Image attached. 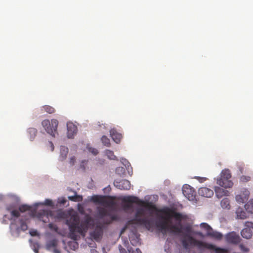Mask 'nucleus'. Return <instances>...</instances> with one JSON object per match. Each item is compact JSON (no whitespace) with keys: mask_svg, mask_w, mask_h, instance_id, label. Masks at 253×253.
<instances>
[{"mask_svg":"<svg viewBox=\"0 0 253 253\" xmlns=\"http://www.w3.org/2000/svg\"><path fill=\"white\" fill-rule=\"evenodd\" d=\"M55 218L57 219L66 220V224L69 227V237L76 241L80 237V235L84 237L88 228L94 226V220L89 215H86L84 219L80 222V218L77 213H74L68 218L67 213L63 211H58Z\"/></svg>","mask_w":253,"mask_h":253,"instance_id":"2","label":"nucleus"},{"mask_svg":"<svg viewBox=\"0 0 253 253\" xmlns=\"http://www.w3.org/2000/svg\"><path fill=\"white\" fill-rule=\"evenodd\" d=\"M53 253H60V252L59 250L57 249L56 248H53Z\"/></svg>","mask_w":253,"mask_h":253,"instance_id":"48","label":"nucleus"},{"mask_svg":"<svg viewBox=\"0 0 253 253\" xmlns=\"http://www.w3.org/2000/svg\"><path fill=\"white\" fill-rule=\"evenodd\" d=\"M31 209V206L27 205H22L19 206V211L21 212H24L26 211H30Z\"/></svg>","mask_w":253,"mask_h":253,"instance_id":"30","label":"nucleus"},{"mask_svg":"<svg viewBox=\"0 0 253 253\" xmlns=\"http://www.w3.org/2000/svg\"><path fill=\"white\" fill-rule=\"evenodd\" d=\"M198 193L200 195L208 198L211 197L213 194V191L207 187L200 188L198 190Z\"/></svg>","mask_w":253,"mask_h":253,"instance_id":"17","label":"nucleus"},{"mask_svg":"<svg viewBox=\"0 0 253 253\" xmlns=\"http://www.w3.org/2000/svg\"><path fill=\"white\" fill-rule=\"evenodd\" d=\"M122 201L124 204V209L125 210L131 209L133 208L132 204H136L142 207L136 210L134 217L131 220V223L143 225L148 230L152 227L151 219L147 217H143L145 215V209L152 211L155 209V207L151 203L141 200L139 198L133 196L125 197Z\"/></svg>","mask_w":253,"mask_h":253,"instance_id":"3","label":"nucleus"},{"mask_svg":"<svg viewBox=\"0 0 253 253\" xmlns=\"http://www.w3.org/2000/svg\"><path fill=\"white\" fill-rule=\"evenodd\" d=\"M220 205L223 209H230V201L227 198L223 199L220 202Z\"/></svg>","mask_w":253,"mask_h":253,"instance_id":"23","label":"nucleus"},{"mask_svg":"<svg viewBox=\"0 0 253 253\" xmlns=\"http://www.w3.org/2000/svg\"><path fill=\"white\" fill-rule=\"evenodd\" d=\"M189 239L191 244L196 246V247L199 249H208L215 250L216 252L215 253H227L226 251L224 249L216 248L215 246L211 244L197 240L194 239L193 237L189 236Z\"/></svg>","mask_w":253,"mask_h":253,"instance_id":"4","label":"nucleus"},{"mask_svg":"<svg viewBox=\"0 0 253 253\" xmlns=\"http://www.w3.org/2000/svg\"><path fill=\"white\" fill-rule=\"evenodd\" d=\"M160 212L166 215V216H162V221L157 223V227L163 232L166 233L169 231L175 234L184 233L185 237H192L191 236L192 228L190 226H182L181 221L182 219V215L175 211L174 210L167 208L162 209ZM189 242L190 241L188 239Z\"/></svg>","mask_w":253,"mask_h":253,"instance_id":"1","label":"nucleus"},{"mask_svg":"<svg viewBox=\"0 0 253 253\" xmlns=\"http://www.w3.org/2000/svg\"><path fill=\"white\" fill-rule=\"evenodd\" d=\"M97 253V252L95 251H93L92 252V253Z\"/></svg>","mask_w":253,"mask_h":253,"instance_id":"56","label":"nucleus"},{"mask_svg":"<svg viewBox=\"0 0 253 253\" xmlns=\"http://www.w3.org/2000/svg\"><path fill=\"white\" fill-rule=\"evenodd\" d=\"M128 252H129V253H130V252H131V251H130V250H128Z\"/></svg>","mask_w":253,"mask_h":253,"instance_id":"58","label":"nucleus"},{"mask_svg":"<svg viewBox=\"0 0 253 253\" xmlns=\"http://www.w3.org/2000/svg\"><path fill=\"white\" fill-rule=\"evenodd\" d=\"M57 245V241L56 239H53L49 241L46 243V248L48 250H50L56 247Z\"/></svg>","mask_w":253,"mask_h":253,"instance_id":"22","label":"nucleus"},{"mask_svg":"<svg viewBox=\"0 0 253 253\" xmlns=\"http://www.w3.org/2000/svg\"><path fill=\"white\" fill-rule=\"evenodd\" d=\"M195 178L197 179L200 182H203L207 180V178L206 177H202L199 176L196 177Z\"/></svg>","mask_w":253,"mask_h":253,"instance_id":"43","label":"nucleus"},{"mask_svg":"<svg viewBox=\"0 0 253 253\" xmlns=\"http://www.w3.org/2000/svg\"><path fill=\"white\" fill-rule=\"evenodd\" d=\"M34 251H35V252L36 253H38V252H38V250H37V249H35V250H34Z\"/></svg>","mask_w":253,"mask_h":253,"instance_id":"53","label":"nucleus"},{"mask_svg":"<svg viewBox=\"0 0 253 253\" xmlns=\"http://www.w3.org/2000/svg\"><path fill=\"white\" fill-rule=\"evenodd\" d=\"M87 148L89 152L91 153L94 155H96L98 154V151L96 149L90 147H87Z\"/></svg>","mask_w":253,"mask_h":253,"instance_id":"39","label":"nucleus"},{"mask_svg":"<svg viewBox=\"0 0 253 253\" xmlns=\"http://www.w3.org/2000/svg\"><path fill=\"white\" fill-rule=\"evenodd\" d=\"M132 253H142V252L139 249L137 248L135 252H133Z\"/></svg>","mask_w":253,"mask_h":253,"instance_id":"49","label":"nucleus"},{"mask_svg":"<svg viewBox=\"0 0 253 253\" xmlns=\"http://www.w3.org/2000/svg\"><path fill=\"white\" fill-rule=\"evenodd\" d=\"M41 111L42 113H43V112H46L48 114H53L55 113V109L52 106L49 105H44L41 108Z\"/></svg>","mask_w":253,"mask_h":253,"instance_id":"21","label":"nucleus"},{"mask_svg":"<svg viewBox=\"0 0 253 253\" xmlns=\"http://www.w3.org/2000/svg\"><path fill=\"white\" fill-rule=\"evenodd\" d=\"M48 227L51 230L54 231L56 232H58V228L57 225L54 224L53 223H50L48 224Z\"/></svg>","mask_w":253,"mask_h":253,"instance_id":"38","label":"nucleus"},{"mask_svg":"<svg viewBox=\"0 0 253 253\" xmlns=\"http://www.w3.org/2000/svg\"><path fill=\"white\" fill-rule=\"evenodd\" d=\"M214 191L216 196L218 198H221L224 196H228L229 194V192L228 190L218 186L215 187Z\"/></svg>","mask_w":253,"mask_h":253,"instance_id":"18","label":"nucleus"},{"mask_svg":"<svg viewBox=\"0 0 253 253\" xmlns=\"http://www.w3.org/2000/svg\"><path fill=\"white\" fill-rule=\"evenodd\" d=\"M42 125L47 133L53 137L55 136L58 125V121L56 119H52L50 122L49 120L45 119L42 122Z\"/></svg>","mask_w":253,"mask_h":253,"instance_id":"5","label":"nucleus"},{"mask_svg":"<svg viewBox=\"0 0 253 253\" xmlns=\"http://www.w3.org/2000/svg\"><path fill=\"white\" fill-rule=\"evenodd\" d=\"M200 227L206 230L207 236L217 239H221L222 235L219 232L213 231L212 228L207 223H202L200 224Z\"/></svg>","mask_w":253,"mask_h":253,"instance_id":"8","label":"nucleus"},{"mask_svg":"<svg viewBox=\"0 0 253 253\" xmlns=\"http://www.w3.org/2000/svg\"><path fill=\"white\" fill-rule=\"evenodd\" d=\"M125 244L126 245V244H128V241H125Z\"/></svg>","mask_w":253,"mask_h":253,"instance_id":"54","label":"nucleus"},{"mask_svg":"<svg viewBox=\"0 0 253 253\" xmlns=\"http://www.w3.org/2000/svg\"><path fill=\"white\" fill-rule=\"evenodd\" d=\"M239 169H240V171H241V172L243 173V168H241V167H240Z\"/></svg>","mask_w":253,"mask_h":253,"instance_id":"51","label":"nucleus"},{"mask_svg":"<svg viewBox=\"0 0 253 253\" xmlns=\"http://www.w3.org/2000/svg\"><path fill=\"white\" fill-rule=\"evenodd\" d=\"M69 246H70V248L72 250H74V251L77 250L79 247V245L77 243V242H70L69 244Z\"/></svg>","mask_w":253,"mask_h":253,"instance_id":"36","label":"nucleus"},{"mask_svg":"<svg viewBox=\"0 0 253 253\" xmlns=\"http://www.w3.org/2000/svg\"><path fill=\"white\" fill-rule=\"evenodd\" d=\"M116 172L118 174L124 173L125 169L123 167H118L116 169Z\"/></svg>","mask_w":253,"mask_h":253,"instance_id":"41","label":"nucleus"},{"mask_svg":"<svg viewBox=\"0 0 253 253\" xmlns=\"http://www.w3.org/2000/svg\"><path fill=\"white\" fill-rule=\"evenodd\" d=\"M240 194L244 196V199H246L248 200L250 195V192L248 189H245L241 192Z\"/></svg>","mask_w":253,"mask_h":253,"instance_id":"37","label":"nucleus"},{"mask_svg":"<svg viewBox=\"0 0 253 253\" xmlns=\"http://www.w3.org/2000/svg\"><path fill=\"white\" fill-rule=\"evenodd\" d=\"M236 213L237 218L244 219L247 218L246 212L241 208H238L236 210Z\"/></svg>","mask_w":253,"mask_h":253,"instance_id":"20","label":"nucleus"},{"mask_svg":"<svg viewBox=\"0 0 253 253\" xmlns=\"http://www.w3.org/2000/svg\"><path fill=\"white\" fill-rule=\"evenodd\" d=\"M251 180L250 176L242 175L240 177V180L242 182H247Z\"/></svg>","mask_w":253,"mask_h":253,"instance_id":"35","label":"nucleus"},{"mask_svg":"<svg viewBox=\"0 0 253 253\" xmlns=\"http://www.w3.org/2000/svg\"><path fill=\"white\" fill-rule=\"evenodd\" d=\"M119 249L120 253H127L125 249L123 248L121 245H120L119 246Z\"/></svg>","mask_w":253,"mask_h":253,"instance_id":"44","label":"nucleus"},{"mask_svg":"<svg viewBox=\"0 0 253 253\" xmlns=\"http://www.w3.org/2000/svg\"><path fill=\"white\" fill-rule=\"evenodd\" d=\"M67 136L69 138L73 137L74 135L77 133V127L72 123L68 122L67 123Z\"/></svg>","mask_w":253,"mask_h":253,"instance_id":"14","label":"nucleus"},{"mask_svg":"<svg viewBox=\"0 0 253 253\" xmlns=\"http://www.w3.org/2000/svg\"><path fill=\"white\" fill-rule=\"evenodd\" d=\"M226 239L227 242L234 244H238L241 240L239 236L234 232L227 234L226 235Z\"/></svg>","mask_w":253,"mask_h":253,"instance_id":"12","label":"nucleus"},{"mask_svg":"<svg viewBox=\"0 0 253 253\" xmlns=\"http://www.w3.org/2000/svg\"><path fill=\"white\" fill-rule=\"evenodd\" d=\"M245 226L246 227L241 232V235L244 238L250 239L253 236V231L252 229L253 230V223L247 221L245 223Z\"/></svg>","mask_w":253,"mask_h":253,"instance_id":"10","label":"nucleus"},{"mask_svg":"<svg viewBox=\"0 0 253 253\" xmlns=\"http://www.w3.org/2000/svg\"><path fill=\"white\" fill-rule=\"evenodd\" d=\"M37 232L36 230L30 232V234L32 236H36L37 235Z\"/></svg>","mask_w":253,"mask_h":253,"instance_id":"47","label":"nucleus"},{"mask_svg":"<svg viewBox=\"0 0 253 253\" xmlns=\"http://www.w3.org/2000/svg\"><path fill=\"white\" fill-rule=\"evenodd\" d=\"M129 240L133 246H136L139 243V238L136 235H133L129 237Z\"/></svg>","mask_w":253,"mask_h":253,"instance_id":"24","label":"nucleus"},{"mask_svg":"<svg viewBox=\"0 0 253 253\" xmlns=\"http://www.w3.org/2000/svg\"><path fill=\"white\" fill-rule=\"evenodd\" d=\"M110 133V136L116 143L120 142L122 138V135L121 133L118 132L115 128L111 129Z\"/></svg>","mask_w":253,"mask_h":253,"instance_id":"16","label":"nucleus"},{"mask_svg":"<svg viewBox=\"0 0 253 253\" xmlns=\"http://www.w3.org/2000/svg\"><path fill=\"white\" fill-rule=\"evenodd\" d=\"M103 230L102 227L100 225H97L94 230L90 232V236L91 238L96 241H99L102 235Z\"/></svg>","mask_w":253,"mask_h":253,"instance_id":"13","label":"nucleus"},{"mask_svg":"<svg viewBox=\"0 0 253 253\" xmlns=\"http://www.w3.org/2000/svg\"><path fill=\"white\" fill-rule=\"evenodd\" d=\"M240 248L242 251L245 252H248L249 251V249L243 244L240 245Z\"/></svg>","mask_w":253,"mask_h":253,"instance_id":"42","label":"nucleus"},{"mask_svg":"<svg viewBox=\"0 0 253 253\" xmlns=\"http://www.w3.org/2000/svg\"><path fill=\"white\" fill-rule=\"evenodd\" d=\"M90 200L95 204L106 207H111L115 205L113 200H107L106 197L104 196L94 195L91 197Z\"/></svg>","mask_w":253,"mask_h":253,"instance_id":"6","label":"nucleus"},{"mask_svg":"<svg viewBox=\"0 0 253 253\" xmlns=\"http://www.w3.org/2000/svg\"><path fill=\"white\" fill-rule=\"evenodd\" d=\"M21 226L23 230H25L27 229V226L26 224H22Z\"/></svg>","mask_w":253,"mask_h":253,"instance_id":"50","label":"nucleus"},{"mask_svg":"<svg viewBox=\"0 0 253 253\" xmlns=\"http://www.w3.org/2000/svg\"><path fill=\"white\" fill-rule=\"evenodd\" d=\"M68 198L70 200L74 202H81L83 200L82 196L78 195H76L72 196H69Z\"/></svg>","mask_w":253,"mask_h":253,"instance_id":"29","label":"nucleus"},{"mask_svg":"<svg viewBox=\"0 0 253 253\" xmlns=\"http://www.w3.org/2000/svg\"><path fill=\"white\" fill-rule=\"evenodd\" d=\"M44 205L53 206L52 201L50 199H46L44 203L42 204Z\"/></svg>","mask_w":253,"mask_h":253,"instance_id":"40","label":"nucleus"},{"mask_svg":"<svg viewBox=\"0 0 253 253\" xmlns=\"http://www.w3.org/2000/svg\"><path fill=\"white\" fill-rule=\"evenodd\" d=\"M198 235H201V234L200 233H198Z\"/></svg>","mask_w":253,"mask_h":253,"instance_id":"57","label":"nucleus"},{"mask_svg":"<svg viewBox=\"0 0 253 253\" xmlns=\"http://www.w3.org/2000/svg\"><path fill=\"white\" fill-rule=\"evenodd\" d=\"M28 132L30 135V139L32 140L36 136L37 130L35 128H29L28 129Z\"/></svg>","mask_w":253,"mask_h":253,"instance_id":"28","label":"nucleus"},{"mask_svg":"<svg viewBox=\"0 0 253 253\" xmlns=\"http://www.w3.org/2000/svg\"><path fill=\"white\" fill-rule=\"evenodd\" d=\"M231 177V174L230 173V170L229 169H224L222 171L220 177L219 178H227L230 179Z\"/></svg>","mask_w":253,"mask_h":253,"instance_id":"25","label":"nucleus"},{"mask_svg":"<svg viewBox=\"0 0 253 253\" xmlns=\"http://www.w3.org/2000/svg\"><path fill=\"white\" fill-rule=\"evenodd\" d=\"M6 210L10 213V216L4 214L2 223H6V219L11 220L14 218H18L20 216L19 211L15 209V205L13 204L7 205L6 207Z\"/></svg>","mask_w":253,"mask_h":253,"instance_id":"7","label":"nucleus"},{"mask_svg":"<svg viewBox=\"0 0 253 253\" xmlns=\"http://www.w3.org/2000/svg\"><path fill=\"white\" fill-rule=\"evenodd\" d=\"M182 193L184 196L189 201H194L196 197V192L189 185H184L182 187Z\"/></svg>","mask_w":253,"mask_h":253,"instance_id":"9","label":"nucleus"},{"mask_svg":"<svg viewBox=\"0 0 253 253\" xmlns=\"http://www.w3.org/2000/svg\"><path fill=\"white\" fill-rule=\"evenodd\" d=\"M186 237L187 238V239H184L182 240V244L183 247L185 249H187L189 247V245L195 246L194 245L190 243V242L188 240V237Z\"/></svg>","mask_w":253,"mask_h":253,"instance_id":"33","label":"nucleus"},{"mask_svg":"<svg viewBox=\"0 0 253 253\" xmlns=\"http://www.w3.org/2000/svg\"><path fill=\"white\" fill-rule=\"evenodd\" d=\"M97 253V252L95 251H93L92 252V253Z\"/></svg>","mask_w":253,"mask_h":253,"instance_id":"55","label":"nucleus"},{"mask_svg":"<svg viewBox=\"0 0 253 253\" xmlns=\"http://www.w3.org/2000/svg\"><path fill=\"white\" fill-rule=\"evenodd\" d=\"M114 219V217H112L111 220H110L109 222H108L107 223L109 224V223H111V221H113Z\"/></svg>","mask_w":253,"mask_h":253,"instance_id":"52","label":"nucleus"},{"mask_svg":"<svg viewBox=\"0 0 253 253\" xmlns=\"http://www.w3.org/2000/svg\"><path fill=\"white\" fill-rule=\"evenodd\" d=\"M75 161H76V158L74 156H73L72 157L70 158V164L71 165H74L75 163Z\"/></svg>","mask_w":253,"mask_h":253,"instance_id":"45","label":"nucleus"},{"mask_svg":"<svg viewBox=\"0 0 253 253\" xmlns=\"http://www.w3.org/2000/svg\"><path fill=\"white\" fill-rule=\"evenodd\" d=\"M68 153V148L67 147L61 146L60 147V159L61 161L65 160Z\"/></svg>","mask_w":253,"mask_h":253,"instance_id":"19","label":"nucleus"},{"mask_svg":"<svg viewBox=\"0 0 253 253\" xmlns=\"http://www.w3.org/2000/svg\"><path fill=\"white\" fill-rule=\"evenodd\" d=\"M236 200L238 203H244L247 200L246 199H244V197L242 195L239 194L236 196Z\"/></svg>","mask_w":253,"mask_h":253,"instance_id":"34","label":"nucleus"},{"mask_svg":"<svg viewBox=\"0 0 253 253\" xmlns=\"http://www.w3.org/2000/svg\"><path fill=\"white\" fill-rule=\"evenodd\" d=\"M217 184L225 188H231L233 185L232 181L227 178H219L217 180Z\"/></svg>","mask_w":253,"mask_h":253,"instance_id":"15","label":"nucleus"},{"mask_svg":"<svg viewBox=\"0 0 253 253\" xmlns=\"http://www.w3.org/2000/svg\"><path fill=\"white\" fill-rule=\"evenodd\" d=\"M245 208L248 212L253 213V201H250L245 205Z\"/></svg>","mask_w":253,"mask_h":253,"instance_id":"26","label":"nucleus"},{"mask_svg":"<svg viewBox=\"0 0 253 253\" xmlns=\"http://www.w3.org/2000/svg\"><path fill=\"white\" fill-rule=\"evenodd\" d=\"M101 141L102 143L107 147H109L110 146V139L105 135L102 136L101 137Z\"/></svg>","mask_w":253,"mask_h":253,"instance_id":"31","label":"nucleus"},{"mask_svg":"<svg viewBox=\"0 0 253 253\" xmlns=\"http://www.w3.org/2000/svg\"><path fill=\"white\" fill-rule=\"evenodd\" d=\"M98 213L101 217H103L107 214V211L105 209L101 208L98 209Z\"/></svg>","mask_w":253,"mask_h":253,"instance_id":"32","label":"nucleus"},{"mask_svg":"<svg viewBox=\"0 0 253 253\" xmlns=\"http://www.w3.org/2000/svg\"><path fill=\"white\" fill-rule=\"evenodd\" d=\"M49 144H50V147L51 151H53L54 149V145H53V143L51 141H49Z\"/></svg>","mask_w":253,"mask_h":253,"instance_id":"46","label":"nucleus"},{"mask_svg":"<svg viewBox=\"0 0 253 253\" xmlns=\"http://www.w3.org/2000/svg\"><path fill=\"white\" fill-rule=\"evenodd\" d=\"M107 157L110 160H117V157L114 155V152L110 150H106L105 152Z\"/></svg>","mask_w":253,"mask_h":253,"instance_id":"27","label":"nucleus"},{"mask_svg":"<svg viewBox=\"0 0 253 253\" xmlns=\"http://www.w3.org/2000/svg\"><path fill=\"white\" fill-rule=\"evenodd\" d=\"M114 184L117 188L124 190L130 189L131 186L130 181L126 179H122L119 181L115 180Z\"/></svg>","mask_w":253,"mask_h":253,"instance_id":"11","label":"nucleus"}]
</instances>
